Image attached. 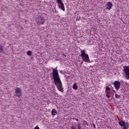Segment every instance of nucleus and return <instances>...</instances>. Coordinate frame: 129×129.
I'll return each instance as SVG.
<instances>
[{
	"instance_id": "f257e3e1",
	"label": "nucleus",
	"mask_w": 129,
	"mask_h": 129,
	"mask_svg": "<svg viewBox=\"0 0 129 129\" xmlns=\"http://www.w3.org/2000/svg\"><path fill=\"white\" fill-rule=\"evenodd\" d=\"M57 67H56L55 69H52V77L54 81L55 85L56 86L57 89L60 92H63V86L62 84V82L60 79V77H59V74L58 73V70H57Z\"/></svg>"
},
{
	"instance_id": "f03ea898",
	"label": "nucleus",
	"mask_w": 129,
	"mask_h": 129,
	"mask_svg": "<svg viewBox=\"0 0 129 129\" xmlns=\"http://www.w3.org/2000/svg\"><path fill=\"white\" fill-rule=\"evenodd\" d=\"M81 57L82 58V61L89 63L90 62V59L89 58V55L85 53V50H82L81 51Z\"/></svg>"
},
{
	"instance_id": "7ed1b4c3",
	"label": "nucleus",
	"mask_w": 129,
	"mask_h": 129,
	"mask_svg": "<svg viewBox=\"0 0 129 129\" xmlns=\"http://www.w3.org/2000/svg\"><path fill=\"white\" fill-rule=\"evenodd\" d=\"M45 23V17L43 16L39 15L36 20V24L38 26H41V25H44Z\"/></svg>"
},
{
	"instance_id": "20e7f679",
	"label": "nucleus",
	"mask_w": 129,
	"mask_h": 129,
	"mask_svg": "<svg viewBox=\"0 0 129 129\" xmlns=\"http://www.w3.org/2000/svg\"><path fill=\"white\" fill-rule=\"evenodd\" d=\"M56 3H57L59 9L63 11V12H65V6L62 0H56Z\"/></svg>"
},
{
	"instance_id": "39448f33",
	"label": "nucleus",
	"mask_w": 129,
	"mask_h": 129,
	"mask_svg": "<svg viewBox=\"0 0 129 129\" xmlns=\"http://www.w3.org/2000/svg\"><path fill=\"white\" fill-rule=\"evenodd\" d=\"M123 71L124 73V75H125L126 79H127V80H128V79H129V66H125L123 67Z\"/></svg>"
},
{
	"instance_id": "423d86ee",
	"label": "nucleus",
	"mask_w": 129,
	"mask_h": 129,
	"mask_svg": "<svg viewBox=\"0 0 129 129\" xmlns=\"http://www.w3.org/2000/svg\"><path fill=\"white\" fill-rule=\"evenodd\" d=\"M114 86L115 87V89L117 91L120 88V82L119 81H115L114 82Z\"/></svg>"
},
{
	"instance_id": "0eeeda50",
	"label": "nucleus",
	"mask_w": 129,
	"mask_h": 129,
	"mask_svg": "<svg viewBox=\"0 0 129 129\" xmlns=\"http://www.w3.org/2000/svg\"><path fill=\"white\" fill-rule=\"evenodd\" d=\"M15 93H16L17 96H18L19 98L21 97L22 94H23V91L21 89V88H17L16 90L15 91Z\"/></svg>"
},
{
	"instance_id": "6e6552de",
	"label": "nucleus",
	"mask_w": 129,
	"mask_h": 129,
	"mask_svg": "<svg viewBox=\"0 0 129 129\" xmlns=\"http://www.w3.org/2000/svg\"><path fill=\"white\" fill-rule=\"evenodd\" d=\"M112 9V3L109 2L107 4V10L110 11Z\"/></svg>"
},
{
	"instance_id": "1a4fd4ad",
	"label": "nucleus",
	"mask_w": 129,
	"mask_h": 129,
	"mask_svg": "<svg viewBox=\"0 0 129 129\" xmlns=\"http://www.w3.org/2000/svg\"><path fill=\"white\" fill-rule=\"evenodd\" d=\"M118 124H119V125L120 126H125V125H126V122H125V121H123V120H121L120 121L118 122Z\"/></svg>"
},
{
	"instance_id": "9d476101",
	"label": "nucleus",
	"mask_w": 129,
	"mask_h": 129,
	"mask_svg": "<svg viewBox=\"0 0 129 129\" xmlns=\"http://www.w3.org/2000/svg\"><path fill=\"white\" fill-rule=\"evenodd\" d=\"M57 113V112L56 109L55 108L52 109V110H51V115H53V116H55V115H56Z\"/></svg>"
},
{
	"instance_id": "9b49d317",
	"label": "nucleus",
	"mask_w": 129,
	"mask_h": 129,
	"mask_svg": "<svg viewBox=\"0 0 129 129\" xmlns=\"http://www.w3.org/2000/svg\"><path fill=\"white\" fill-rule=\"evenodd\" d=\"M73 88L75 90H77V89H78V85H77V84L74 83L73 86Z\"/></svg>"
},
{
	"instance_id": "f8f14e48",
	"label": "nucleus",
	"mask_w": 129,
	"mask_h": 129,
	"mask_svg": "<svg viewBox=\"0 0 129 129\" xmlns=\"http://www.w3.org/2000/svg\"><path fill=\"white\" fill-rule=\"evenodd\" d=\"M129 127V122H126V125L123 126L122 129H128Z\"/></svg>"
},
{
	"instance_id": "ddd939ff",
	"label": "nucleus",
	"mask_w": 129,
	"mask_h": 129,
	"mask_svg": "<svg viewBox=\"0 0 129 129\" xmlns=\"http://www.w3.org/2000/svg\"><path fill=\"white\" fill-rule=\"evenodd\" d=\"M4 51V46L3 45H0V52L2 53Z\"/></svg>"
},
{
	"instance_id": "4468645a",
	"label": "nucleus",
	"mask_w": 129,
	"mask_h": 129,
	"mask_svg": "<svg viewBox=\"0 0 129 129\" xmlns=\"http://www.w3.org/2000/svg\"><path fill=\"white\" fill-rule=\"evenodd\" d=\"M27 55H28V56H32V52L30 50L28 51Z\"/></svg>"
},
{
	"instance_id": "2eb2a0df",
	"label": "nucleus",
	"mask_w": 129,
	"mask_h": 129,
	"mask_svg": "<svg viewBox=\"0 0 129 129\" xmlns=\"http://www.w3.org/2000/svg\"><path fill=\"white\" fill-rule=\"evenodd\" d=\"M115 96L116 98H120V95L117 94H115Z\"/></svg>"
},
{
	"instance_id": "dca6fc26",
	"label": "nucleus",
	"mask_w": 129,
	"mask_h": 129,
	"mask_svg": "<svg viewBox=\"0 0 129 129\" xmlns=\"http://www.w3.org/2000/svg\"><path fill=\"white\" fill-rule=\"evenodd\" d=\"M109 90H110V88H109V87H106V91H109Z\"/></svg>"
},
{
	"instance_id": "f3484780",
	"label": "nucleus",
	"mask_w": 129,
	"mask_h": 129,
	"mask_svg": "<svg viewBox=\"0 0 129 129\" xmlns=\"http://www.w3.org/2000/svg\"><path fill=\"white\" fill-rule=\"evenodd\" d=\"M34 129H40V127H39V126L37 125L34 127Z\"/></svg>"
},
{
	"instance_id": "a211bd4d",
	"label": "nucleus",
	"mask_w": 129,
	"mask_h": 129,
	"mask_svg": "<svg viewBox=\"0 0 129 129\" xmlns=\"http://www.w3.org/2000/svg\"><path fill=\"white\" fill-rule=\"evenodd\" d=\"M106 96L107 97V98H110V96H109L108 94H106Z\"/></svg>"
},
{
	"instance_id": "6ab92c4d",
	"label": "nucleus",
	"mask_w": 129,
	"mask_h": 129,
	"mask_svg": "<svg viewBox=\"0 0 129 129\" xmlns=\"http://www.w3.org/2000/svg\"><path fill=\"white\" fill-rule=\"evenodd\" d=\"M106 94H109V91H105Z\"/></svg>"
},
{
	"instance_id": "aec40b11",
	"label": "nucleus",
	"mask_w": 129,
	"mask_h": 129,
	"mask_svg": "<svg viewBox=\"0 0 129 129\" xmlns=\"http://www.w3.org/2000/svg\"><path fill=\"white\" fill-rule=\"evenodd\" d=\"M78 129H81V128H82L81 126L80 125H78Z\"/></svg>"
},
{
	"instance_id": "412c9836",
	"label": "nucleus",
	"mask_w": 129,
	"mask_h": 129,
	"mask_svg": "<svg viewBox=\"0 0 129 129\" xmlns=\"http://www.w3.org/2000/svg\"><path fill=\"white\" fill-rule=\"evenodd\" d=\"M93 127H94V128H96V127L95 126V124H93Z\"/></svg>"
},
{
	"instance_id": "4be33fe9",
	"label": "nucleus",
	"mask_w": 129,
	"mask_h": 129,
	"mask_svg": "<svg viewBox=\"0 0 129 129\" xmlns=\"http://www.w3.org/2000/svg\"><path fill=\"white\" fill-rule=\"evenodd\" d=\"M75 119H76V120L77 121H79V120H78V118H75Z\"/></svg>"
},
{
	"instance_id": "5701e85b",
	"label": "nucleus",
	"mask_w": 129,
	"mask_h": 129,
	"mask_svg": "<svg viewBox=\"0 0 129 129\" xmlns=\"http://www.w3.org/2000/svg\"><path fill=\"white\" fill-rule=\"evenodd\" d=\"M113 92H114L115 94L116 93V92H115V91H113Z\"/></svg>"
},
{
	"instance_id": "b1692460",
	"label": "nucleus",
	"mask_w": 129,
	"mask_h": 129,
	"mask_svg": "<svg viewBox=\"0 0 129 129\" xmlns=\"http://www.w3.org/2000/svg\"><path fill=\"white\" fill-rule=\"evenodd\" d=\"M71 129H74V128H73V126H72V127H71Z\"/></svg>"
},
{
	"instance_id": "393cba45",
	"label": "nucleus",
	"mask_w": 129,
	"mask_h": 129,
	"mask_svg": "<svg viewBox=\"0 0 129 129\" xmlns=\"http://www.w3.org/2000/svg\"><path fill=\"white\" fill-rule=\"evenodd\" d=\"M81 64H83V60L82 61Z\"/></svg>"
}]
</instances>
